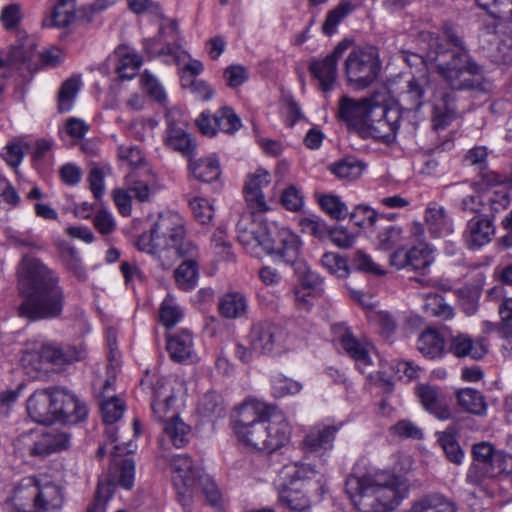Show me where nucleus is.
<instances>
[{
  "mask_svg": "<svg viewBox=\"0 0 512 512\" xmlns=\"http://www.w3.org/2000/svg\"><path fill=\"white\" fill-rule=\"evenodd\" d=\"M427 53L424 63L435 65L437 73L454 90L486 89L483 68L471 57L461 36L451 26H445L443 36L425 33L421 36Z\"/></svg>",
  "mask_w": 512,
  "mask_h": 512,
  "instance_id": "f257e3e1",
  "label": "nucleus"
},
{
  "mask_svg": "<svg viewBox=\"0 0 512 512\" xmlns=\"http://www.w3.org/2000/svg\"><path fill=\"white\" fill-rule=\"evenodd\" d=\"M18 280L23 296L18 308L20 317L41 321L61 316L65 294L54 271L39 259L25 255L18 265Z\"/></svg>",
  "mask_w": 512,
  "mask_h": 512,
  "instance_id": "f03ea898",
  "label": "nucleus"
},
{
  "mask_svg": "<svg viewBox=\"0 0 512 512\" xmlns=\"http://www.w3.org/2000/svg\"><path fill=\"white\" fill-rule=\"evenodd\" d=\"M238 241L256 258L269 255L274 260L293 265L300 255L301 241L290 229L267 222L253 223L248 228L243 221L237 225Z\"/></svg>",
  "mask_w": 512,
  "mask_h": 512,
  "instance_id": "7ed1b4c3",
  "label": "nucleus"
},
{
  "mask_svg": "<svg viewBox=\"0 0 512 512\" xmlns=\"http://www.w3.org/2000/svg\"><path fill=\"white\" fill-rule=\"evenodd\" d=\"M184 219L175 212L160 214L150 230L138 240L140 250L155 254L163 269L173 266L179 256H193L197 245L185 238Z\"/></svg>",
  "mask_w": 512,
  "mask_h": 512,
  "instance_id": "20e7f679",
  "label": "nucleus"
},
{
  "mask_svg": "<svg viewBox=\"0 0 512 512\" xmlns=\"http://www.w3.org/2000/svg\"><path fill=\"white\" fill-rule=\"evenodd\" d=\"M270 406L257 399H248L237 409L234 432L245 445L262 451Z\"/></svg>",
  "mask_w": 512,
  "mask_h": 512,
  "instance_id": "39448f33",
  "label": "nucleus"
},
{
  "mask_svg": "<svg viewBox=\"0 0 512 512\" xmlns=\"http://www.w3.org/2000/svg\"><path fill=\"white\" fill-rule=\"evenodd\" d=\"M381 70L379 55L373 47L354 48L345 60V74L349 85L365 89L378 77Z\"/></svg>",
  "mask_w": 512,
  "mask_h": 512,
  "instance_id": "423d86ee",
  "label": "nucleus"
},
{
  "mask_svg": "<svg viewBox=\"0 0 512 512\" xmlns=\"http://www.w3.org/2000/svg\"><path fill=\"white\" fill-rule=\"evenodd\" d=\"M474 462L470 466L466 480L472 485H479L483 479L492 478L508 468V454L496 450L488 442H480L472 449Z\"/></svg>",
  "mask_w": 512,
  "mask_h": 512,
  "instance_id": "0eeeda50",
  "label": "nucleus"
},
{
  "mask_svg": "<svg viewBox=\"0 0 512 512\" xmlns=\"http://www.w3.org/2000/svg\"><path fill=\"white\" fill-rule=\"evenodd\" d=\"M289 335L281 325L261 321L252 325L249 343L254 352L278 355L288 349Z\"/></svg>",
  "mask_w": 512,
  "mask_h": 512,
  "instance_id": "6e6552de",
  "label": "nucleus"
},
{
  "mask_svg": "<svg viewBox=\"0 0 512 512\" xmlns=\"http://www.w3.org/2000/svg\"><path fill=\"white\" fill-rule=\"evenodd\" d=\"M401 117L402 112L397 107L374 104L362 132L376 140L390 143L395 139Z\"/></svg>",
  "mask_w": 512,
  "mask_h": 512,
  "instance_id": "1a4fd4ad",
  "label": "nucleus"
},
{
  "mask_svg": "<svg viewBox=\"0 0 512 512\" xmlns=\"http://www.w3.org/2000/svg\"><path fill=\"white\" fill-rule=\"evenodd\" d=\"M351 45V41L344 39L337 44L331 54L322 60H313L309 64V71L318 80L323 91H329L337 75V62Z\"/></svg>",
  "mask_w": 512,
  "mask_h": 512,
  "instance_id": "9d476101",
  "label": "nucleus"
},
{
  "mask_svg": "<svg viewBox=\"0 0 512 512\" xmlns=\"http://www.w3.org/2000/svg\"><path fill=\"white\" fill-rule=\"evenodd\" d=\"M54 402L55 422L76 424L87 417L86 405L64 388H54Z\"/></svg>",
  "mask_w": 512,
  "mask_h": 512,
  "instance_id": "9b49d317",
  "label": "nucleus"
},
{
  "mask_svg": "<svg viewBox=\"0 0 512 512\" xmlns=\"http://www.w3.org/2000/svg\"><path fill=\"white\" fill-rule=\"evenodd\" d=\"M38 356L47 363L61 367L83 360L86 357V349L82 344L45 342L40 346Z\"/></svg>",
  "mask_w": 512,
  "mask_h": 512,
  "instance_id": "f8f14e48",
  "label": "nucleus"
},
{
  "mask_svg": "<svg viewBox=\"0 0 512 512\" xmlns=\"http://www.w3.org/2000/svg\"><path fill=\"white\" fill-rule=\"evenodd\" d=\"M377 103L372 98L354 101L347 96H343L339 102L338 117L348 125L359 128L362 131L370 118V110Z\"/></svg>",
  "mask_w": 512,
  "mask_h": 512,
  "instance_id": "ddd939ff",
  "label": "nucleus"
},
{
  "mask_svg": "<svg viewBox=\"0 0 512 512\" xmlns=\"http://www.w3.org/2000/svg\"><path fill=\"white\" fill-rule=\"evenodd\" d=\"M54 388L35 391L27 400L29 417L39 424H52L55 422Z\"/></svg>",
  "mask_w": 512,
  "mask_h": 512,
  "instance_id": "4468645a",
  "label": "nucleus"
},
{
  "mask_svg": "<svg viewBox=\"0 0 512 512\" xmlns=\"http://www.w3.org/2000/svg\"><path fill=\"white\" fill-rule=\"evenodd\" d=\"M37 495V480L34 477L23 478L6 502V509L8 512H38Z\"/></svg>",
  "mask_w": 512,
  "mask_h": 512,
  "instance_id": "2eb2a0df",
  "label": "nucleus"
},
{
  "mask_svg": "<svg viewBox=\"0 0 512 512\" xmlns=\"http://www.w3.org/2000/svg\"><path fill=\"white\" fill-rule=\"evenodd\" d=\"M341 425L317 424L313 426L301 442L305 454H322L333 448L336 433Z\"/></svg>",
  "mask_w": 512,
  "mask_h": 512,
  "instance_id": "dca6fc26",
  "label": "nucleus"
},
{
  "mask_svg": "<svg viewBox=\"0 0 512 512\" xmlns=\"http://www.w3.org/2000/svg\"><path fill=\"white\" fill-rule=\"evenodd\" d=\"M495 232L492 218L475 216L467 222L463 237L467 247L476 250L490 243Z\"/></svg>",
  "mask_w": 512,
  "mask_h": 512,
  "instance_id": "f3484780",
  "label": "nucleus"
},
{
  "mask_svg": "<svg viewBox=\"0 0 512 512\" xmlns=\"http://www.w3.org/2000/svg\"><path fill=\"white\" fill-rule=\"evenodd\" d=\"M266 427L265 434H267V436H264V438H267V440L264 443L262 451L272 453L289 442L291 434L289 424L282 415L275 414L271 406Z\"/></svg>",
  "mask_w": 512,
  "mask_h": 512,
  "instance_id": "a211bd4d",
  "label": "nucleus"
},
{
  "mask_svg": "<svg viewBox=\"0 0 512 512\" xmlns=\"http://www.w3.org/2000/svg\"><path fill=\"white\" fill-rule=\"evenodd\" d=\"M167 148L181 153L183 156L191 158L196 150V142L193 137L185 130L183 124L176 123L167 119V128L163 137Z\"/></svg>",
  "mask_w": 512,
  "mask_h": 512,
  "instance_id": "6ab92c4d",
  "label": "nucleus"
},
{
  "mask_svg": "<svg viewBox=\"0 0 512 512\" xmlns=\"http://www.w3.org/2000/svg\"><path fill=\"white\" fill-rule=\"evenodd\" d=\"M270 181V174L263 169H258L248 176L243 192L248 205L256 212L268 210L262 189L267 187Z\"/></svg>",
  "mask_w": 512,
  "mask_h": 512,
  "instance_id": "aec40b11",
  "label": "nucleus"
},
{
  "mask_svg": "<svg viewBox=\"0 0 512 512\" xmlns=\"http://www.w3.org/2000/svg\"><path fill=\"white\" fill-rule=\"evenodd\" d=\"M341 346L346 353L355 361L357 369L366 374L371 381L376 380L373 376V363L366 346L350 333L341 337Z\"/></svg>",
  "mask_w": 512,
  "mask_h": 512,
  "instance_id": "412c9836",
  "label": "nucleus"
},
{
  "mask_svg": "<svg viewBox=\"0 0 512 512\" xmlns=\"http://www.w3.org/2000/svg\"><path fill=\"white\" fill-rule=\"evenodd\" d=\"M70 435L66 432L51 429L42 433L30 448L33 456L45 457L52 453L67 449Z\"/></svg>",
  "mask_w": 512,
  "mask_h": 512,
  "instance_id": "4be33fe9",
  "label": "nucleus"
},
{
  "mask_svg": "<svg viewBox=\"0 0 512 512\" xmlns=\"http://www.w3.org/2000/svg\"><path fill=\"white\" fill-rule=\"evenodd\" d=\"M170 358L177 363L191 360L195 354L193 335L189 330H181L167 337L166 344Z\"/></svg>",
  "mask_w": 512,
  "mask_h": 512,
  "instance_id": "5701e85b",
  "label": "nucleus"
},
{
  "mask_svg": "<svg viewBox=\"0 0 512 512\" xmlns=\"http://www.w3.org/2000/svg\"><path fill=\"white\" fill-rule=\"evenodd\" d=\"M174 486H196L198 480L202 479V471L194 467L191 458L187 454H179L172 458Z\"/></svg>",
  "mask_w": 512,
  "mask_h": 512,
  "instance_id": "b1692460",
  "label": "nucleus"
},
{
  "mask_svg": "<svg viewBox=\"0 0 512 512\" xmlns=\"http://www.w3.org/2000/svg\"><path fill=\"white\" fill-rule=\"evenodd\" d=\"M176 398L173 393L171 385L164 380H157L153 385V399L151 408L155 419L160 422H167L171 416H167L170 413L171 407L174 405Z\"/></svg>",
  "mask_w": 512,
  "mask_h": 512,
  "instance_id": "393cba45",
  "label": "nucleus"
},
{
  "mask_svg": "<svg viewBox=\"0 0 512 512\" xmlns=\"http://www.w3.org/2000/svg\"><path fill=\"white\" fill-rule=\"evenodd\" d=\"M448 351L455 357H470L474 360L483 358L487 353V349L483 342H474L467 334L451 336L448 342Z\"/></svg>",
  "mask_w": 512,
  "mask_h": 512,
  "instance_id": "a878e982",
  "label": "nucleus"
},
{
  "mask_svg": "<svg viewBox=\"0 0 512 512\" xmlns=\"http://www.w3.org/2000/svg\"><path fill=\"white\" fill-rule=\"evenodd\" d=\"M199 251L193 256H179L183 258V262L174 272L176 285L183 291L194 289L199 279V266L197 262Z\"/></svg>",
  "mask_w": 512,
  "mask_h": 512,
  "instance_id": "bb28decb",
  "label": "nucleus"
},
{
  "mask_svg": "<svg viewBox=\"0 0 512 512\" xmlns=\"http://www.w3.org/2000/svg\"><path fill=\"white\" fill-rule=\"evenodd\" d=\"M114 56L117 60L115 71L121 80L132 79L142 65V58L128 47H118Z\"/></svg>",
  "mask_w": 512,
  "mask_h": 512,
  "instance_id": "cd10ccee",
  "label": "nucleus"
},
{
  "mask_svg": "<svg viewBox=\"0 0 512 512\" xmlns=\"http://www.w3.org/2000/svg\"><path fill=\"white\" fill-rule=\"evenodd\" d=\"M418 396L420 397L424 408L438 419L446 420L451 417L450 409L440 397L436 388L422 386L418 389Z\"/></svg>",
  "mask_w": 512,
  "mask_h": 512,
  "instance_id": "c85d7f7f",
  "label": "nucleus"
},
{
  "mask_svg": "<svg viewBox=\"0 0 512 512\" xmlns=\"http://www.w3.org/2000/svg\"><path fill=\"white\" fill-rule=\"evenodd\" d=\"M190 427L186 425L175 413L163 425V437L161 443L165 440L170 441L176 448L185 446L189 441Z\"/></svg>",
  "mask_w": 512,
  "mask_h": 512,
  "instance_id": "c756f323",
  "label": "nucleus"
},
{
  "mask_svg": "<svg viewBox=\"0 0 512 512\" xmlns=\"http://www.w3.org/2000/svg\"><path fill=\"white\" fill-rule=\"evenodd\" d=\"M424 223L429 232L439 237L451 232V225L446 218L444 208L437 203H430L424 213Z\"/></svg>",
  "mask_w": 512,
  "mask_h": 512,
  "instance_id": "7c9ffc66",
  "label": "nucleus"
},
{
  "mask_svg": "<svg viewBox=\"0 0 512 512\" xmlns=\"http://www.w3.org/2000/svg\"><path fill=\"white\" fill-rule=\"evenodd\" d=\"M445 350L443 336L435 329H428L418 337V351L426 358L436 359Z\"/></svg>",
  "mask_w": 512,
  "mask_h": 512,
  "instance_id": "2f4dec72",
  "label": "nucleus"
},
{
  "mask_svg": "<svg viewBox=\"0 0 512 512\" xmlns=\"http://www.w3.org/2000/svg\"><path fill=\"white\" fill-rule=\"evenodd\" d=\"M218 309L221 316L224 318H240L244 316L247 311V300L242 293H226L220 298Z\"/></svg>",
  "mask_w": 512,
  "mask_h": 512,
  "instance_id": "473e14b6",
  "label": "nucleus"
},
{
  "mask_svg": "<svg viewBox=\"0 0 512 512\" xmlns=\"http://www.w3.org/2000/svg\"><path fill=\"white\" fill-rule=\"evenodd\" d=\"M456 118V105L449 93L443 94L441 100L433 107L432 122L435 130L446 128Z\"/></svg>",
  "mask_w": 512,
  "mask_h": 512,
  "instance_id": "72a5a7b5",
  "label": "nucleus"
},
{
  "mask_svg": "<svg viewBox=\"0 0 512 512\" xmlns=\"http://www.w3.org/2000/svg\"><path fill=\"white\" fill-rule=\"evenodd\" d=\"M37 493L38 512L57 510L62 506L63 496L57 485L47 483L40 486L37 483Z\"/></svg>",
  "mask_w": 512,
  "mask_h": 512,
  "instance_id": "f704fd0d",
  "label": "nucleus"
},
{
  "mask_svg": "<svg viewBox=\"0 0 512 512\" xmlns=\"http://www.w3.org/2000/svg\"><path fill=\"white\" fill-rule=\"evenodd\" d=\"M189 169L196 179L203 182L217 180L221 174L220 164L215 158L190 159Z\"/></svg>",
  "mask_w": 512,
  "mask_h": 512,
  "instance_id": "c9c22d12",
  "label": "nucleus"
},
{
  "mask_svg": "<svg viewBox=\"0 0 512 512\" xmlns=\"http://www.w3.org/2000/svg\"><path fill=\"white\" fill-rule=\"evenodd\" d=\"M423 312L427 316L450 319L453 316V309L443 299L442 295L436 292L423 293Z\"/></svg>",
  "mask_w": 512,
  "mask_h": 512,
  "instance_id": "e433bc0d",
  "label": "nucleus"
},
{
  "mask_svg": "<svg viewBox=\"0 0 512 512\" xmlns=\"http://www.w3.org/2000/svg\"><path fill=\"white\" fill-rule=\"evenodd\" d=\"M458 405L465 411L481 415L486 410V403L483 395L475 389L464 388L456 393Z\"/></svg>",
  "mask_w": 512,
  "mask_h": 512,
  "instance_id": "4c0bfd02",
  "label": "nucleus"
},
{
  "mask_svg": "<svg viewBox=\"0 0 512 512\" xmlns=\"http://www.w3.org/2000/svg\"><path fill=\"white\" fill-rule=\"evenodd\" d=\"M357 7V4L350 0H342L334 9L327 13L322 26L325 35L331 36L335 33L337 25Z\"/></svg>",
  "mask_w": 512,
  "mask_h": 512,
  "instance_id": "58836bf2",
  "label": "nucleus"
},
{
  "mask_svg": "<svg viewBox=\"0 0 512 512\" xmlns=\"http://www.w3.org/2000/svg\"><path fill=\"white\" fill-rule=\"evenodd\" d=\"M75 11L76 0H59L52 11L50 23L45 24L58 28L67 27L74 21Z\"/></svg>",
  "mask_w": 512,
  "mask_h": 512,
  "instance_id": "ea45409f",
  "label": "nucleus"
},
{
  "mask_svg": "<svg viewBox=\"0 0 512 512\" xmlns=\"http://www.w3.org/2000/svg\"><path fill=\"white\" fill-rule=\"evenodd\" d=\"M329 169L337 178L351 181L361 176L364 165L355 158L347 157L337 161Z\"/></svg>",
  "mask_w": 512,
  "mask_h": 512,
  "instance_id": "a19ab883",
  "label": "nucleus"
},
{
  "mask_svg": "<svg viewBox=\"0 0 512 512\" xmlns=\"http://www.w3.org/2000/svg\"><path fill=\"white\" fill-rule=\"evenodd\" d=\"M418 512H457V507L443 495L433 493L418 500Z\"/></svg>",
  "mask_w": 512,
  "mask_h": 512,
  "instance_id": "79ce46f5",
  "label": "nucleus"
},
{
  "mask_svg": "<svg viewBox=\"0 0 512 512\" xmlns=\"http://www.w3.org/2000/svg\"><path fill=\"white\" fill-rule=\"evenodd\" d=\"M279 503L290 510L304 511L310 507L308 497L299 489L286 487L279 493Z\"/></svg>",
  "mask_w": 512,
  "mask_h": 512,
  "instance_id": "37998d69",
  "label": "nucleus"
},
{
  "mask_svg": "<svg viewBox=\"0 0 512 512\" xmlns=\"http://www.w3.org/2000/svg\"><path fill=\"white\" fill-rule=\"evenodd\" d=\"M404 242L401 227L390 225L378 233L376 246L379 250L388 251L401 246Z\"/></svg>",
  "mask_w": 512,
  "mask_h": 512,
  "instance_id": "c03bdc74",
  "label": "nucleus"
},
{
  "mask_svg": "<svg viewBox=\"0 0 512 512\" xmlns=\"http://www.w3.org/2000/svg\"><path fill=\"white\" fill-rule=\"evenodd\" d=\"M299 227L302 233L308 234L319 240H324L329 234V228L319 216L310 215L299 219Z\"/></svg>",
  "mask_w": 512,
  "mask_h": 512,
  "instance_id": "a18cd8bd",
  "label": "nucleus"
},
{
  "mask_svg": "<svg viewBox=\"0 0 512 512\" xmlns=\"http://www.w3.org/2000/svg\"><path fill=\"white\" fill-rule=\"evenodd\" d=\"M80 89V80L67 79L61 86L58 94V108L60 112H68L72 109L74 99Z\"/></svg>",
  "mask_w": 512,
  "mask_h": 512,
  "instance_id": "49530a36",
  "label": "nucleus"
},
{
  "mask_svg": "<svg viewBox=\"0 0 512 512\" xmlns=\"http://www.w3.org/2000/svg\"><path fill=\"white\" fill-rule=\"evenodd\" d=\"M214 123H216L217 131L220 130L228 134H233L241 127L240 118L229 107H223L214 114Z\"/></svg>",
  "mask_w": 512,
  "mask_h": 512,
  "instance_id": "de8ad7c7",
  "label": "nucleus"
},
{
  "mask_svg": "<svg viewBox=\"0 0 512 512\" xmlns=\"http://www.w3.org/2000/svg\"><path fill=\"white\" fill-rule=\"evenodd\" d=\"M198 410L205 417H221L225 411L223 399L215 392H208L201 398Z\"/></svg>",
  "mask_w": 512,
  "mask_h": 512,
  "instance_id": "09e8293b",
  "label": "nucleus"
},
{
  "mask_svg": "<svg viewBox=\"0 0 512 512\" xmlns=\"http://www.w3.org/2000/svg\"><path fill=\"white\" fill-rule=\"evenodd\" d=\"M61 258L65 267L78 280L85 281L87 279V272L82 264L78 251L74 247L64 248L61 252Z\"/></svg>",
  "mask_w": 512,
  "mask_h": 512,
  "instance_id": "8fccbe9b",
  "label": "nucleus"
},
{
  "mask_svg": "<svg viewBox=\"0 0 512 512\" xmlns=\"http://www.w3.org/2000/svg\"><path fill=\"white\" fill-rule=\"evenodd\" d=\"M183 317L181 308L175 303L170 296L166 297L161 304L159 311L160 322L166 327L175 326Z\"/></svg>",
  "mask_w": 512,
  "mask_h": 512,
  "instance_id": "3c124183",
  "label": "nucleus"
},
{
  "mask_svg": "<svg viewBox=\"0 0 512 512\" xmlns=\"http://www.w3.org/2000/svg\"><path fill=\"white\" fill-rule=\"evenodd\" d=\"M36 49L35 41L31 38L20 40L17 44L13 45L8 52V61L17 64L29 61Z\"/></svg>",
  "mask_w": 512,
  "mask_h": 512,
  "instance_id": "603ef678",
  "label": "nucleus"
},
{
  "mask_svg": "<svg viewBox=\"0 0 512 512\" xmlns=\"http://www.w3.org/2000/svg\"><path fill=\"white\" fill-rule=\"evenodd\" d=\"M318 202L322 210L333 219H345L348 215V207L338 196L323 195Z\"/></svg>",
  "mask_w": 512,
  "mask_h": 512,
  "instance_id": "864d4df0",
  "label": "nucleus"
},
{
  "mask_svg": "<svg viewBox=\"0 0 512 512\" xmlns=\"http://www.w3.org/2000/svg\"><path fill=\"white\" fill-rule=\"evenodd\" d=\"M415 258L416 245H409L404 242L390 255V264L397 269H403L409 266H412L414 269L413 261Z\"/></svg>",
  "mask_w": 512,
  "mask_h": 512,
  "instance_id": "5fc2aeb1",
  "label": "nucleus"
},
{
  "mask_svg": "<svg viewBox=\"0 0 512 512\" xmlns=\"http://www.w3.org/2000/svg\"><path fill=\"white\" fill-rule=\"evenodd\" d=\"M321 264L338 278H346L349 275L350 269L347 260L338 254L331 252L325 253L321 258Z\"/></svg>",
  "mask_w": 512,
  "mask_h": 512,
  "instance_id": "6e6d98bb",
  "label": "nucleus"
},
{
  "mask_svg": "<svg viewBox=\"0 0 512 512\" xmlns=\"http://www.w3.org/2000/svg\"><path fill=\"white\" fill-rule=\"evenodd\" d=\"M114 481L125 489L134 485L135 462L132 458H125L115 470Z\"/></svg>",
  "mask_w": 512,
  "mask_h": 512,
  "instance_id": "4d7b16f0",
  "label": "nucleus"
},
{
  "mask_svg": "<svg viewBox=\"0 0 512 512\" xmlns=\"http://www.w3.org/2000/svg\"><path fill=\"white\" fill-rule=\"evenodd\" d=\"M108 399L100 404L102 418L106 424L118 421L124 413V404L116 397L107 395Z\"/></svg>",
  "mask_w": 512,
  "mask_h": 512,
  "instance_id": "13d9d810",
  "label": "nucleus"
},
{
  "mask_svg": "<svg viewBox=\"0 0 512 512\" xmlns=\"http://www.w3.org/2000/svg\"><path fill=\"white\" fill-rule=\"evenodd\" d=\"M439 442L448 460L454 464L460 465L464 458V452L455 436L450 433H444L440 436Z\"/></svg>",
  "mask_w": 512,
  "mask_h": 512,
  "instance_id": "bf43d9fd",
  "label": "nucleus"
},
{
  "mask_svg": "<svg viewBox=\"0 0 512 512\" xmlns=\"http://www.w3.org/2000/svg\"><path fill=\"white\" fill-rule=\"evenodd\" d=\"M351 266L356 270L377 276H383L386 274L385 270L381 269L368 254L361 250L354 253L351 260Z\"/></svg>",
  "mask_w": 512,
  "mask_h": 512,
  "instance_id": "052dcab7",
  "label": "nucleus"
},
{
  "mask_svg": "<svg viewBox=\"0 0 512 512\" xmlns=\"http://www.w3.org/2000/svg\"><path fill=\"white\" fill-rule=\"evenodd\" d=\"M193 216L200 224H208L213 217V207L209 201L202 197H194L189 201Z\"/></svg>",
  "mask_w": 512,
  "mask_h": 512,
  "instance_id": "680f3d73",
  "label": "nucleus"
},
{
  "mask_svg": "<svg viewBox=\"0 0 512 512\" xmlns=\"http://www.w3.org/2000/svg\"><path fill=\"white\" fill-rule=\"evenodd\" d=\"M302 388L300 382L280 375L275 377L272 382L273 393L276 397L298 394Z\"/></svg>",
  "mask_w": 512,
  "mask_h": 512,
  "instance_id": "e2e57ef3",
  "label": "nucleus"
},
{
  "mask_svg": "<svg viewBox=\"0 0 512 512\" xmlns=\"http://www.w3.org/2000/svg\"><path fill=\"white\" fill-rule=\"evenodd\" d=\"M487 57L495 64H512V39H502Z\"/></svg>",
  "mask_w": 512,
  "mask_h": 512,
  "instance_id": "0e129e2a",
  "label": "nucleus"
},
{
  "mask_svg": "<svg viewBox=\"0 0 512 512\" xmlns=\"http://www.w3.org/2000/svg\"><path fill=\"white\" fill-rule=\"evenodd\" d=\"M113 489L109 483L100 482L97 486L93 502L87 507L86 512H104L106 504L112 497Z\"/></svg>",
  "mask_w": 512,
  "mask_h": 512,
  "instance_id": "69168bd1",
  "label": "nucleus"
},
{
  "mask_svg": "<svg viewBox=\"0 0 512 512\" xmlns=\"http://www.w3.org/2000/svg\"><path fill=\"white\" fill-rule=\"evenodd\" d=\"M141 86L145 92L154 100L163 102L166 99V93L162 85L152 74L147 71L141 75Z\"/></svg>",
  "mask_w": 512,
  "mask_h": 512,
  "instance_id": "338daca9",
  "label": "nucleus"
},
{
  "mask_svg": "<svg viewBox=\"0 0 512 512\" xmlns=\"http://www.w3.org/2000/svg\"><path fill=\"white\" fill-rule=\"evenodd\" d=\"M378 217V213L366 205H358L350 214V220L358 227H363L365 224L372 226Z\"/></svg>",
  "mask_w": 512,
  "mask_h": 512,
  "instance_id": "774afa93",
  "label": "nucleus"
}]
</instances>
